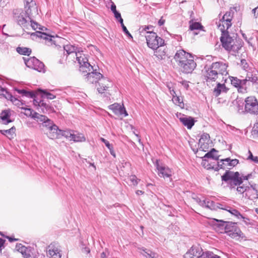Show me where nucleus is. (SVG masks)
Masks as SVG:
<instances>
[{
	"label": "nucleus",
	"instance_id": "f257e3e1",
	"mask_svg": "<svg viewBox=\"0 0 258 258\" xmlns=\"http://www.w3.org/2000/svg\"><path fill=\"white\" fill-rule=\"evenodd\" d=\"M174 58L183 73L190 74L197 67L192 55L183 49L177 51Z\"/></svg>",
	"mask_w": 258,
	"mask_h": 258
},
{
	"label": "nucleus",
	"instance_id": "f03ea898",
	"mask_svg": "<svg viewBox=\"0 0 258 258\" xmlns=\"http://www.w3.org/2000/svg\"><path fill=\"white\" fill-rule=\"evenodd\" d=\"M32 118L38 122L39 127L44 132L48 138L51 139H56L58 137V127L53 121L46 116L34 112Z\"/></svg>",
	"mask_w": 258,
	"mask_h": 258
},
{
	"label": "nucleus",
	"instance_id": "7ed1b4c3",
	"mask_svg": "<svg viewBox=\"0 0 258 258\" xmlns=\"http://www.w3.org/2000/svg\"><path fill=\"white\" fill-rule=\"evenodd\" d=\"M251 174L247 175H240L238 172L226 170L221 176L222 180L226 182L230 189L235 188L236 185L242 184L244 180H247L250 177Z\"/></svg>",
	"mask_w": 258,
	"mask_h": 258
},
{
	"label": "nucleus",
	"instance_id": "20e7f679",
	"mask_svg": "<svg viewBox=\"0 0 258 258\" xmlns=\"http://www.w3.org/2000/svg\"><path fill=\"white\" fill-rule=\"evenodd\" d=\"M215 220L217 222L218 227L224 229L225 233H227L229 236L233 238L242 236L243 233L237 227L236 223Z\"/></svg>",
	"mask_w": 258,
	"mask_h": 258
},
{
	"label": "nucleus",
	"instance_id": "39448f33",
	"mask_svg": "<svg viewBox=\"0 0 258 258\" xmlns=\"http://www.w3.org/2000/svg\"><path fill=\"white\" fill-rule=\"evenodd\" d=\"M234 36H231L229 32L221 34L220 41L222 46L228 51H238L241 47V43L236 44L237 40L234 38Z\"/></svg>",
	"mask_w": 258,
	"mask_h": 258
},
{
	"label": "nucleus",
	"instance_id": "423d86ee",
	"mask_svg": "<svg viewBox=\"0 0 258 258\" xmlns=\"http://www.w3.org/2000/svg\"><path fill=\"white\" fill-rule=\"evenodd\" d=\"M145 37L148 46L152 49L159 48L164 45V40L152 31H147Z\"/></svg>",
	"mask_w": 258,
	"mask_h": 258
},
{
	"label": "nucleus",
	"instance_id": "0eeeda50",
	"mask_svg": "<svg viewBox=\"0 0 258 258\" xmlns=\"http://www.w3.org/2000/svg\"><path fill=\"white\" fill-rule=\"evenodd\" d=\"M30 13L31 12L28 10L24 11L22 9H15L13 12V19L21 27H25L28 22L27 17H29Z\"/></svg>",
	"mask_w": 258,
	"mask_h": 258
},
{
	"label": "nucleus",
	"instance_id": "6e6552de",
	"mask_svg": "<svg viewBox=\"0 0 258 258\" xmlns=\"http://www.w3.org/2000/svg\"><path fill=\"white\" fill-rule=\"evenodd\" d=\"M244 112L251 115H258V100L254 96H249L245 99Z\"/></svg>",
	"mask_w": 258,
	"mask_h": 258
},
{
	"label": "nucleus",
	"instance_id": "1a4fd4ad",
	"mask_svg": "<svg viewBox=\"0 0 258 258\" xmlns=\"http://www.w3.org/2000/svg\"><path fill=\"white\" fill-rule=\"evenodd\" d=\"M76 58L80 64V71L83 72H87L92 69L91 66L88 62L87 56L82 52H76Z\"/></svg>",
	"mask_w": 258,
	"mask_h": 258
},
{
	"label": "nucleus",
	"instance_id": "9d476101",
	"mask_svg": "<svg viewBox=\"0 0 258 258\" xmlns=\"http://www.w3.org/2000/svg\"><path fill=\"white\" fill-rule=\"evenodd\" d=\"M26 66L39 72L44 71V64L35 57H31L28 59L24 58Z\"/></svg>",
	"mask_w": 258,
	"mask_h": 258
},
{
	"label": "nucleus",
	"instance_id": "9b49d317",
	"mask_svg": "<svg viewBox=\"0 0 258 258\" xmlns=\"http://www.w3.org/2000/svg\"><path fill=\"white\" fill-rule=\"evenodd\" d=\"M239 163V160L237 159H231L230 158H227L221 159L218 162L217 166L215 168L214 167L215 171H218L220 169L228 168V167H234Z\"/></svg>",
	"mask_w": 258,
	"mask_h": 258
},
{
	"label": "nucleus",
	"instance_id": "f8f14e48",
	"mask_svg": "<svg viewBox=\"0 0 258 258\" xmlns=\"http://www.w3.org/2000/svg\"><path fill=\"white\" fill-rule=\"evenodd\" d=\"M213 67V69L215 70L218 74L220 76H226L228 74L227 68L228 64L225 61H219L214 62L211 64Z\"/></svg>",
	"mask_w": 258,
	"mask_h": 258
},
{
	"label": "nucleus",
	"instance_id": "ddd939ff",
	"mask_svg": "<svg viewBox=\"0 0 258 258\" xmlns=\"http://www.w3.org/2000/svg\"><path fill=\"white\" fill-rule=\"evenodd\" d=\"M86 75V78L87 82L89 84H94L98 83L101 78H103V75L99 72H97V69H94L92 66V69Z\"/></svg>",
	"mask_w": 258,
	"mask_h": 258
},
{
	"label": "nucleus",
	"instance_id": "4468645a",
	"mask_svg": "<svg viewBox=\"0 0 258 258\" xmlns=\"http://www.w3.org/2000/svg\"><path fill=\"white\" fill-rule=\"evenodd\" d=\"M110 110H112L113 113L118 116H123L126 117L128 115V113L123 105L119 103H115L108 106Z\"/></svg>",
	"mask_w": 258,
	"mask_h": 258
},
{
	"label": "nucleus",
	"instance_id": "2eb2a0df",
	"mask_svg": "<svg viewBox=\"0 0 258 258\" xmlns=\"http://www.w3.org/2000/svg\"><path fill=\"white\" fill-rule=\"evenodd\" d=\"M248 185L246 194L243 197L246 199L254 200L258 198L257 185L256 184Z\"/></svg>",
	"mask_w": 258,
	"mask_h": 258
},
{
	"label": "nucleus",
	"instance_id": "dca6fc26",
	"mask_svg": "<svg viewBox=\"0 0 258 258\" xmlns=\"http://www.w3.org/2000/svg\"><path fill=\"white\" fill-rule=\"evenodd\" d=\"M251 83L258 87V78L256 75L248 73L245 77V78L243 79V85L245 86L246 92H247V88L250 86Z\"/></svg>",
	"mask_w": 258,
	"mask_h": 258
},
{
	"label": "nucleus",
	"instance_id": "f3484780",
	"mask_svg": "<svg viewBox=\"0 0 258 258\" xmlns=\"http://www.w3.org/2000/svg\"><path fill=\"white\" fill-rule=\"evenodd\" d=\"M156 167L159 176L164 178L171 176L172 171L168 167L160 165L158 161H156Z\"/></svg>",
	"mask_w": 258,
	"mask_h": 258
},
{
	"label": "nucleus",
	"instance_id": "a211bd4d",
	"mask_svg": "<svg viewBox=\"0 0 258 258\" xmlns=\"http://www.w3.org/2000/svg\"><path fill=\"white\" fill-rule=\"evenodd\" d=\"M16 249L21 253L24 258H32L33 248L32 247H26L21 243H18L16 246Z\"/></svg>",
	"mask_w": 258,
	"mask_h": 258
},
{
	"label": "nucleus",
	"instance_id": "6ab92c4d",
	"mask_svg": "<svg viewBox=\"0 0 258 258\" xmlns=\"http://www.w3.org/2000/svg\"><path fill=\"white\" fill-rule=\"evenodd\" d=\"M206 69L205 74V79L207 82L215 81L219 76L217 72L213 69V67L211 64L208 68Z\"/></svg>",
	"mask_w": 258,
	"mask_h": 258
},
{
	"label": "nucleus",
	"instance_id": "aec40b11",
	"mask_svg": "<svg viewBox=\"0 0 258 258\" xmlns=\"http://www.w3.org/2000/svg\"><path fill=\"white\" fill-rule=\"evenodd\" d=\"M203 251L202 248L199 246H192L184 255V258H199Z\"/></svg>",
	"mask_w": 258,
	"mask_h": 258
},
{
	"label": "nucleus",
	"instance_id": "412c9836",
	"mask_svg": "<svg viewBox=\"0 0 258 258\" xmlns=\"http://www.w3.org/2000/svg\"><path fill=\"white\" fill-rule=\"evenodd\" d=\"M231 84L238 89V91L241 93H246L245 86L243 85V79H239L236 77H230Z\"/></svg>",
	"mask_w": 258,
	"mask_h": 258
},
{
	"label": "nucleus",
	"instance_id": "4be33fe9",
	"mask_svg": "<svg viewBox=\"0 0 258 258\" xmlns=\"http://www.w3.org/2000/svg\"><path fill=\"white\" fill-rule=\"evenodd\" d=\"M210 137L207 133H204L202 135L199 140L200 149L202 151H206L205 149H208L209 144L210 143Z\"/></svg>",
	"mask_w": 258,
	"mask_h": 258
},
{
	"label": "nucleus",
	"instance_id": "5701e85b",
	"mask_svg": "<svg viewBox=\"0 0 258 258\" xmlns=\"http://www.w3.org/2000/svg\"><path fill=\"white\" fill-rule=\"evenodd\" d=\"M47 251L50 257L52 258H60V250L57 246L53 244H50L47 247Z\"/></svg>",
	"mask_w": 258,
	"mask_h": 258
},
{
	"label": "nucleus",
	"instance_id": "b1692460",
	"mask_svg": "<svg viewBox=\"0 0 258 258\" xmlns=\"http://www.w3.org/2000/svg\"><path fill=\"white\" fill-rule=\"evenodd\" d=\"M179 120L188 129H191L196 121L194 118L187 116L180 117Z\"/></svg>",
	"mask_w": 258,
	"mask_h": 258
},
{
	"label": "nucleus",
	"instance_id": "393cba45",
	"mask_svg": "<svg viewBox=\"0 0 258 258\" xmlns=\"http://www.w3.org/2000/svg\"><path fill=\"white\" fill-rule=\"evenodd\" d=\"M231 22L229 23L226 20L220 19L217 23L218 29L221 31L222 34L228 32L227 30L231 26Z\"/></svg>",
	"mask_w": 258,
	"mask_h": 258
},
{
	"label": "nucleus",
	"instance_id": "a878e982",
	"mask_svg": "<svg viewBox=\"0 0 258 258\" xmlns=\"http://www.w3.org/2000/svg\"><path fill=\"white\" fill-rule=\"evenodd\" d=\"M229 89L227 88L224 84L218 83L213 90V93L216 97H218L221 93H226Z\"/></svg>",
	"mask_w": 258,
	"mask_h": 258
},
{
	"label": "nucleus",
	"instance_id": "bb28decb",
	"mask_svg": "<svg viewBox=\"0 0 258 258\" xmlns=\"http://www.w3.org/2000/svg\"><path fill=\"white\" fill-rule=\"evenodd\" d=\"M39 103H40V108L42 113L49 114L54 112L53 107L44 102L43 100H40Z\"/></svg>",
	"mask_w": 258,
	"mask_h": 258
},
{
	"label": "nucleus",
	"instance_id": "cd10ccee",
	"mask_svg": "<svg viewBox=\"0 0 258 258\" xmlns=\"http://www.w3.org/2000/svg\"><path fill=\"white\" fill-rule=\"evenodd\" d=\"M70 140L73 141L74 142H84L86 141V138L84 134L73 131Z\"/></svg>",
	"mask_w": 258,
	"mask_h": 258
},
{
	"label": "nucleus",
	"instance_id": "c85d7f7f",
	"mask_svg": "<svg viewBox=\"0 0 258 258\" xmlns=\"http://www.w3.org/2000/svg\"><path fill=\"white\" fill-rule=\"evenodd\" d=\"M10 112L8 110H5L2 112L0 114V118L3 120L4 124H8L9 123L12 121V120L10 119Z\"/></svg>",
	"mask_w": 258,
	"mask_h": 258
},
{
	"label": "nucleus",
	"instance_id": "c756f323",
	"mask_svg": "<svg viewBox=\"0 0 258 258\" xmlns=\"http://www.w3.org/2000/svg\"><path fill=\"white\" fill-rule=\"evenodd\" d=\"M73 132V130H61L58 128L57 132L58 137L56 139L60 138L61 137L63 136L70 140L72 136Z\"/></svg>",
	"mask_w": 258,
	"mask_h": 258
},
{
	"label": "nucleus",
	"instance_id": "7c9ffc66",
	"mask_svg": "<svg viewBox=\"0 0 258 258\" xmlns=\"http://www.w3.org/2000/svg\"><path fill=\"white\" fill-rule=\"evenodd\" d=\"M0 93L1 94L3 95L7 99H10L13 103H15L16 101H18L11 93L8 92L5 89L3 88L1 86H0Z\"/></svg>",
	"mask_w": 258,
	"mask_h": 258
},
{
	"label": "nucleus",
	"instance_id": "2f4dec72",
	"mask_svg": "<svg viewBox=\"0 0 258 258\" xmlns=\"http://www.w3.org/2000/svg\"><path fill=\"white\" fill-rule=\"evenodd\" d=\"M102 81L103 83H100L99 87L97 88V90L100 93H102L106 90L110 84V82L107 79H104Z\"/></svg>",
	"mask_w": 258,
	"mask_h": 258
},
{
	"label": "nucleus",
	"instance_id": "473e14b6",
	"mask_svg": "<svg viewBox=\"0 0 258 258\" xmlns=\"http://www.w3.org/2000/svg\"><path fill=\"white\" fill-rule=\"evenodd\" d=\"M206 208L211 210H216L217 209H224L222 205L219 203H215L214 202L210 200H207Z\"/></svg>",
	"mask_w": 258,
	"mask_h": 258
},
{
	"label": "nucleus",
	"instance_id": "72a5a7b5",
	"mask_svg": "<svg viewBox=\"0 0 258 258\" xmlns=\"http://www.w3.org/2000/svg\"><path fill=\"white\" fill-rule=\"evenodd\" d=\"M154 55L156 56L158 60L164 59L166 57L165 49L162 50L161 48H157L155 49Z\"/></svg>",
	"mask_w": 258,
	"mask_h": 258
},
{
	"label": "nucleus",
	"instance_id": "f704fd0d",
	"mask_svg": "<svg viewBox=\"0 0 258 258\" xmlns=\"http://www.w3.org/2000/svg\"><path fill=\"white\" fill-rule=\"evenodd\" d=\"M16 128L15 126L12 127L9 130H0V133L6 136L9 139L13 138V135L15 134Z\"/></svg>",
	"mask_w": 258,
	"mask_h": 258
},
{
	"label": "nucleus",
	"instance_id": "c9c22d12",
	"mask_svg": "<svg viewBox=\"0 0 258 258\" xmlns=\"http://www.w3.org/2000/svg\"><path fill=\"white\" fill-rule=\"evenodd\" d=\"M77 47L75 46L74 45H72L71 44H68L63 46V50L67 52V56L68 55L75 53L76 55V52H77Z\"/></svg>",
	"mask_w": 258,
	"mask_h": 258
},
{
	"label": "nucleus",
	"instance_id": "e433bc0d",
	"mask_svg": "<svg viewBox=\"0 0 258 258\" xmlns=\"http://www.w3.org/2000/svg\"><path fill=\"white\" fill-rule=\"evenodd\" d=\"M32 35H36L37 37L39 38H40L44 40H48L49 41H52L53 43L54 42L53 40L52 39V38H54V37L51 35H47L45 33L37 31L36 33H33Z\"/></svg>",
	"mask_w": 258,
	"mask_h": 258
},
{
	"label": "nucleus",
	"instance_id": "4c0bfd02",
	"mask_svg": "<svg viewBox=\"0 0 258 258\" xmlns=\"http://www.w3.org/2000/svg\"><path fill=\"white\" fill-rule=\"evenodd\" d=\"M172 100L175 105L179 106L181 108H184V104L183 102L182 97L177 96L176 94L172 97Z\"/></svg>",
	"mask_w": 258,
	"mask_h": 258
},
{
	"label": "nucleus",
	"instance_id": "58836bf2",
	"mask_svg": "<svg viewBox=\"0 0 258 258\" xmlns=\"http://www.w3.org/2000/svg\"><path fill=\"white\" fill-rule=\"evenodd\" d=\"M189 29L191 31L202 30L203 26L199 22H194L193 20H190L189 22Z\"/></svg>",
	"mask_w": 258,
	"mask_h": 258
},
{
	"label": "nucleus",
	"instance_id": "ea45409f",
	"mask_svg": "<svg viewBox=\"0 0 258 258\" xmlns=\"http://www.w3.org/2000/svg\"><path fill=\"white\" fill-rule=\"evenodd\" d=\"M217 152L218 151L216 149L213 148L210 152L206 153L203 158H210L215 160H219V156L216 155V153H217Z\"/></svg>",
	"mask_w": 258,
	"mask_h": 258
},
{
	"label": "nucleus",
	"instance_id": "a19ab883",
	"mask_svg": "<svg viewBox=\"0 0 258 258\" xmlns=\"http://www.w3.org/2000/svg\"><path fill=\"white\" fill-rule=\"evenodd\" d=\"M248 186V185L242 183V184L236 185L235 188H233L232 189H236L238 194L242 195V196L243 197V195H245L246 194V191Z\"/></svg>",
	"mask_w": 258,
	"mask_h": 258
},
{
	"label": "nucleus",
	"instance_id": "79ce46f5",
	"mask_svg": "<svg viewBox=\"0 0 258 258\" xmlns=\"http://www.w3.org/2000/svg\"><path fill=\"white\" fill-rule=\"evenodd\" d=\"M16 50L18 53L22 55H29L31 53V49L27 47H18Z\"/></svg>",
	"mask_w": 258,
	"mask_h": 258
},
{
	"label": "nucleus",
	"instance_id": "37998d69",
	"mask_svg": "<svg viewBox=\"0 0 258 258\" xmlns=\"http://www.w3.org/2000/svg\"><path fill=\"white\" fill-rule=\"evenodd\" d=\"M16 91L19 94H22L24 96H26L30 98L35 97V94L31 91H27L24 89H16Z\"/></svg>",
	"mask_w": 258,
	"mask_h": 258
},
{
	"label": "nucleus",
	"instance_id": "c03bdc74",
	"mask_svg": "<svg viewBox=\"0 0 258 258\" xmlns=\"http://www.w3.org/2000/svg\"><path fill=\"white\" fill-rule=\"evenodd\" d=\"M100 140L105 144V146L109 150L110 154L112 155L114 157H115L116 155L115 152L113 150V146L111 145L108 141H107L106 140L103 138H101Z\"/></svg>",
	"mask_w": 258,
	"mask_h": 258
},
{
	"label": "nucleus",
	"instance_id": "a18cd8bd",
	"mask_svg": "<svg viewBox=\"0 0 258 258\" xmlns=\"http://www.w3.org/2000/svg\"><path fill=\"white\" fill-rule=\"evenodd\" d=\"M25 9V10H28V11L31 12V8L34 7V8H36L35 6V4L33 2L32 0H24Z\"/></svg>",
	"mask_w": 258,
	"mask_h": 258
},
{
	"label": "nucleus",
	"instance_id": "49530a36",
	"mask_svg": "<svg viewBox=\"0 0 258 258\" xmlns=\"http://www.w3.org/2000/svg\"><path fill=\"white\" fill-rule=\"evenodd\" d=\"M42 93V97H46L48 99H53L55 98V96L45 90H39Z\"/></svg>",
	"mask_w": 258,
	"mask_h": 258
},
{
	"label": "nucleus",
	"instance_id": "de8ad7c7",
	"mask_svg": "<svg viewBox=\"0 0 258 258\" xmlns=\"http://www.w3.org/2000/svg\"><path fill=\"white\" fill-rule=\"evenodd\" d=\"M225 210H226L228 211L229 213H230L231 214L234 215L238 219H242L243 218V217L242 215L240 213V212L237 211L236 209L230 208V209H227L224 208V209Z\"/></svg>",
	"mask_w": 258,
	"mask_h": 258
},
{
	"label": "nucleus",
	"instance_id": "09e8293b",
	"mask_svg": "<svg viewBox=\"0 0 258 258\" xmlns=\"http://www.w3.org/2000/svg\"><path fill=\"white\" fill-rule=\"evenodd\" d=\"M233 14L231 12H226L222 17V19L224 20H226L229 23L231 22V20L233 18Z\"/></svg>",
	"mask_w": 258,
	"mask_h": 258
},
{
	"label": "nucleus",
	"instance_id": "8fccbe9b",
	"mask_svg": "<svg viewBox=\"0 0 258 258\" xmlns=\"http://www.w3.org/2000/svg\"><path fill=\"white\" fill-rule=\"evenodd\" d=\"M153 27L151 25L143 26L139 29V31L141 33H143L144 32H147V31H153Z\"/></svg>",
	"mask_w": 258,
	"mask_h": 258
},
{
	"label": "nucleus",
	"instance_id": "3c124183",
	"mask_svg": "<svg viewBox=\"0 0 258 258\" xmlns=\"http://www.w3.org/2000/svg\"><path fill=\"white\" fill-rule=\"evenodd\" d=\"M241 66L244 70H245L246 71H248L249 64L245 59H242L241 60Z\"/></svg>",
	"mask_w": 258,
	"mask_h": 258
},
{
	"label": "nucleus",
	"instance_id": "603ef678",
	"mask_svg": "<svg viewBox=\"0 0 258 258\" xmlns=\"http://www.w3.org/2000/svg\"><path fill=\"white\" fill-rule=\"evenodd\" d=\"M130 180L132 182L134 185H137L138 184V179L135 175H131L129 177Z\"/></svg>",
	"mask_w": 258,
	"mask_h": 258
},
{
	"label": "nucleus",
	"instance_id": "864d4df0",
	"mask_svg": "<svg viewBox=\"0 0 258 258\" xmlns=\"http://www.w3.org/2000/svg\"><path fill=\"white\" fill-rule=\"evenodd\" d=\"M22 109H24L25 111V114L27 116H30L32 117V115L34 113H32L33 112V110L30 108H23L22 107ZM34 112L33 113H34Z\"/></svg>",
	"mask_w": 258,
	"mask_h": 258
},
{
	"label": "nucleus",
	"instance_id": "5fc2aeb1",
	"mask_svg": "<svg viewBox=\"0 0 258 258\" xmlns=\"http://www.w3.org/2000/svg\"><path fill=\"white\" fill-rule=\"evenodd\" d=\"M211 252L206 251L203 252L201 254V256L199 258H210L211 257Z\"/></svg>",
	"mask_w": 258,
	"mask_h": 258
},
{
	"label": "nucleus",
	"instance_id": "6e6d98bb",
	"mask_svg": "<svg viewBox=\"0 0 258 258\" xmlns=\"http://www.w3.org/2000/svg\"><path fill=\"white\" fill-rule=\"evenodd\" d=\"M248 152L249 153V155L248 157V159L251 160L255 163H258V157L253 156L252 153L250 151H249Z\"/></svg>",
	"mask_w": 258,
	"mask_h": 258
},
{
	"label": "nucleus",
	"instance_id": "4d7b16f0",
	"mask_svg": "<svg viewBox=\"0 0 258 258\" xmlns=\"http://www.w3.org/2000/svg\"><path fill=\"white\" fill-rule=\"evenodd\" d=\"M167 87L168 88L170 95L172 97L176 94L175 91H174V89L172 87H170L169 85H167Z\"/></svg>",
	"mask_w": 258,
	"mask_h": 258
},
{
	"label": "nucleus",
	"instance_id": "13d9d810",
	"mask_svg": "<svg viewBox=\"0 0 258 258\" xmlns=\"http://www.w3.org/2000/svg\"><path fill=\"white\" fill-rule=\"evenodd\" d=\"M122 30H123V31L124 32V33L127 35L128 36L131 37V38H133L132 37V36L131 35V34L130 33V32H128V31L127 30L126 27L124 26V25H123L122 26Z\"/></svg>",
	"mask_w": 258,
	"mask_h": 258
},
{
	"label": "nucleus",
	"instance_id": "bf43d9fd",
	"mask_svg": "<svg viewBox=\"0 0 258 258\" xmlns=\"http://www.w3.org/2000/svg\"><path fill=\"white\" fill-rule=\"evenodd\" d=\"M109 254V252L108 250L106 249L104 251H103L101 254V258H106L107 255Z\"/></svg>",
	"mask_w": 258,
	"mask_h": 258
},
{
	"label": "nucleus",
	"instance_id": "052dcab7",
	"mask_svg": "<svg viewBox=\"0 0 258 258\" xmlns=\"http://www.w3.org/2000/svg\"><path fill=\"white\" fill-rule=\"evenodd\" d=\"M31 25L32 28L34 30L38 28V24L32 20H31Z\"/></svg>",
	"mask_w": 258,
	"mask_h": 258
},
{
	"label": "nucleus",
	"instance_id": "680f3d73",
	"mask_svg": "<svg viewBox=\"0 0 258 258\" xmlns=\"http://www.w3.org/2000/svg\"><path fill=\"white\" fill-rule=\"evenodd\" d=\"M207 203V200H203V201L200 200L199 201L200 205H201V206H202L203 207L206 208Z\"/></svg>",
	"mask_w": 258,
	"mask_h": 258
},
{
	"label": "nucleus",
	"instance_id": "e2e57ef3",
	"mask_svg": "<svg viewBox=\"0 0 258 258\" xmlns=\"http://www.w3.org/2000/svg\"><path fill=\"white\" fill-rule=\"evenodd\" d=\"M181 83L186 89H188L189 87L188 82L186 81H183Z\"/></svg>",
	"mask_w": 258,
	"mask_h": 258
},
{
	"label": "nucleus",
	"instance_id": "0e129e2a",
	"mask_svg": "<svg viewBox=\"0 0 258 258\" xmlns=\"http://www.w3.org/2000/svg\"><path fill=\"white\" fill-rule=\"evenodd\" d=\"M113 14L114 15V17L116 19H118L119 18H120L121 17V15H120V13H119L118 11H115L114 12H113Z\"/></svg>",
	"mask_w": 258,
	"mask_h": 258
},
{
	"label": "nucleus",
	"instance_id": "69168bd1",
	"mask_svg": "<svg viewBox=\"0 0 258 258\" xmlns=\"http://www.w3.org/2000/svg\"><path fill=\"white\" fill-rule=\"evenodd\" d=\"M110 9L113 13L116 11V6L113 3H112V4L110 7Z\"/></svg>",
	"mask_w": 258,
	"mask_h": 258
},
{
	"label": "nucleus",
	"instance_id": "338daca9",
	"mask_svg": "<svg viewBox=\"0 0 258 258\" xmlns=\"http://www.w3.org/2000/svg\"><path fill=\"white\" fill-rule=\"evenodd\" d=\"M252 11L254 14V18H256L258 17V13L257 12V7L253 9Z\"/></svg>",
	"mask_w": 258,
	"mask_h": 258
},
{
	"label": "nucleus",
	"instance_id": "774afa93",
	"mask_svg": "<svg viewBox=\"0 0 258 258\" xmlns=\"http://www.w3.org/2000/svg\"><path fill=\"white\" fill-rule=\"evenodd\" d=\"M40 100H38L37 99H34L33 100V104L35 106H38L40 107V103H39Z\"/></svg>",
	"mask_w": 258,
	"mask_h": 258
}]
</instances>
